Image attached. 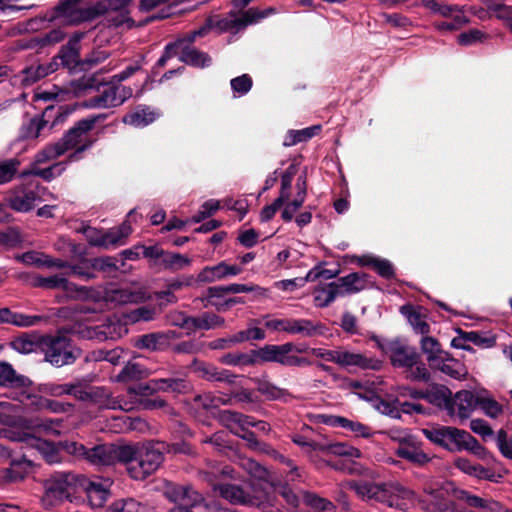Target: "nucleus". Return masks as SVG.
<instances>
[{
    "label": "nucleus",
    "mask_w": 512,
    "mask_h": 512,
    "mask_svg": "<svg viewBox=\"0 0 512 512\" xmlns=\"http://www.w3.org/2000/svg\"><path fill=\"white\" fill-rule=\"evenodd\" d=\"M106 118V114L100 113L77 121L57 142L45 146L36 154V163L43 164L57 159L69 151L72 152L68 155V162L82 159V154L95 143L94 139L88 137L89 132L95 128L96 124L104 121Z\"/></svg>",
    "instance_id": "obj_1"
},
{
    "label": "nucleus",
    "mask_w": 512,
    "mask_h": 512,
    "mask_svg": "<svg viewBox=\"0 0 512 512\" xmlns=\"http://www.w3.org/2000/svg\"><path fill=\"white\" fill-rule=\"evenodd\" d=\"M363 501H374L388 507L403 509L406 501L414 498V492L397 481L376 483L367 480H349L343 484Z\"/></svg>",
    "instance_id": "obj_2"
},
{
    "label": "nucleus",
    "mask_w": 512,
    "mask_h": 512,
    "mask_svg": "<svg viewBox=\"0 0 512 512\" xmlns=\"http://www.w3.org/2000/svg\"><path fill=\"white\" fill-rule=\"evenodd\" d=\"M129 450L122 463L126 465L129 476L135 480H144L160 467L164 461V442H149L147 444H126Z\"/></svg>",
    "instance_id": "obj_3"
},
{
    "label": "nucleus",
    "mask_w": 512,
    "mask_h": 512,
    "mask_svg": "<svg viewBox=\"0 0 512 512\" xmlns=\"http://www.w3.org/2000/svg\"><path fill=\"white\" fill-rule=\"evenodd\" d=\"M306 351V345H297L293 342H286L280 345L267 344L258 350L253 351L256 362H275L288 367L311 366L312 361L307 357L299 356Z\"/></svg>",
    "instance_id": "obj_4"
},
{
    "label": "nucleus",
    "mask_w": 512,
    "mask_h": 512,
    "mask_svg": "<svg viewBox=\"0 0 512 512\" xmlns=\"http://www.w3.org/2000/svg\"><path fill=\"white\" fill-rule=\"evenodd\" d=\"M39 343L45 361L56 367L72 365L81 356V350L63 334L43 335Z\"/></svg>",
    "instance_id": "obj_5"
},
{
    "label": "nucleus",
    "mask_w": 512,
    "mask_h": 512,
    "mask_svg": "<svg viewBox=\"0 0 512 512\" xmlns=\"http://www.w3.org/2000/svg\"><path fill=\"white\" fill-rule=\"evenodd\" d=\"M69 114L70 111L63 107L47 106L41 115H36L22 124L19 137L22 140H36L47 136L55 126L65 122Z\"/></svg>",
    "instance_id": "obj_6"
},
{
    "label": "nucleus",
    "mask_w": 512,
    "mask_h": 512,
    "mask_svg": "<svg viewBox=\"0 0 512 512\" xmlns=\"http://www.w3.org/2000/svg\"><path fill=\"white\" fill-rule=\"evenodd\" d=\"M81 475L74 473L57 474L46 481L45 493L41 499L45 508L68 500L73 502L79 497Z\"/></svg>",
    "instance_id": "obj_7"
},
{
    "label": "nucleus",
    "mask_w": 512,
    "mask_h": 512,
    "mask_svg": "<svg viewBox=\"0 0 512 512\" xmlns=\"http://www.w3.org/2000/svg\"><path fill=\"white\" fill-rule=\"evenodd\" d=\"M99 410L103 409H124L121 401L112 396V393L103 386H89L80 382L77 399Z\"/></svg>",
    "instance_id": "obj_8"
},
{
    "label": "nucleus",
    "mask_w": 512,
    "mask_h": 512,
    "mask_svg": "<svg viewBox=\"0 0 512 512\" xmlns=\"http://www.w3.org/2000/svg\"><path fill=\"white\" fill-rule=\"evenodd\" d=\"M83 0H60L55 6V18L68 24H79L96 18L93 7H82Z\"/></svg>",
    "instance_id": "obj_9"
},
{
    "label": "nucleus",
    "mask_w": 512,
    "mask_h": 512,
    "mask_svg": "<svg viewBox=\"0 0 512 512\" xmlns=\"http://www.w3.org/2000/svg\"><path fill=\"white\" fill-rule=\"evenodd\" d=\"M40 200L38 187L32 185H18L11 188L7 193L8 206L20 213L33 210Z\"/></svg>",
    "instance_id": "obj_10"
},
{
    "label": "nucleus",
    "mask_w": 512,
    "mask_h": 512,
    "mask_svg": "<svg viewBox=\"0 0 512 512\" xmlns=\"http://www.w3.org/2000/svg\"><path fill=\"white\" fill-rule=\"evenodd\" d=\"M381 349L389 356L394 367L412 368L420 357L414 347L398 339L387 342Z\"/></svg>",
    "instance_id": "obj_11"
},
{
    "label": "nucleus",
    "mask_w": 512,
    "mask_h": 512,
    "mask_svg": "<svg viewBox=\"0 0 512 512\" xmlns=\"http://www.w3.org/2000/svg\"><path fill=\"white\" fill-rule=\"evenodd\" d=\"M125 445L101 444L89 448L88 461L97 466H110L116 463H122L128 455Z\"/></svg>",
    "instance_id": "obj_12"
},
{
    "label": "nucleus",
    "mask_w": 512,
    "mask_h": 512,
    "mask_svg": "<svg viewBox=\"0 0 512 512\" xmlns=\"http://www.w3.org/2000/svg\"><path fill=\"white\" fill-rule=\"evenodd\" d=\"M342 368L355 367L361 370L378 371L382 367V361L367 353L349 350L340 347L339 365Z\"/></svg>",
    "instance_id": "obj_13"
},
{
    "label": "nucleus",
    "mask_w": 512,
    "mask_h": 512,
    "mask_svg": "<svg viewBox=\"0 0 512 512\" xmlns=\"http://www.w3.org/2000/svg\"><path fill=\"white\" fill-rule=\"evenodd\" d=\"M9 438L13 441L22 442L26 446L36 449L50 464L56 463L59 460V455L56 447L46 440L37 438L32 434L26 432H11Z\"/></svg>",
    "instance_id": "obj_14"
},
{
    "label": "nucleus",
    "mask_w": 512,
    "mask_h": 512,
    "mask_svg": "<svg viewBox=\"0 0 512 512\" xmlns=\"http://www.w3.org/2000/svg\"><path fill=\"white\" fill-rule=\"evenodd\" d=\"M179 337L180 335L174 330L148 333L139 336L135 341V346L139 349L163 351L171 347L172 341Z\"/></svg>",
    "instance_id": "obj_15"
},
{
    "label": "nucleus",
    "mask_w": 512,
    "mask_h": 512,
    "mask_svg": "<svg viewBox=\"0 0 512 512\" xmlns=\"http://www.w3.org/2000/svg\"><path fill=\"white\" fill-rule=\"evenodd\" d=\"M166 496L170 501L178 504L177 506H184L186 509L199 506L204 502L202 494L187 485L169 487Z\"/></svg>",
    "instance_id": "obj_16"
},
{
    "label": "nucleus",
    "mask_w": 512,
    "mask_h": 512,
    "mask_svg": "<svg viewBox=\"0 0 512 512\" xmlns=\"http://www.w3.org/2000/svg\"><path fill=\"white\" fill-rule=\"evenodd\" d=\"M108 494V490L102 483L91 481L81 475L78 499L85 497L92 507L97 508L103 506Z\"/></svg>",
    "instance_id": "obj_17"
},
{
    "label": "nucleus",
    "mask_w": 512,
    "mask_h": 512,
    "mask_svg": "<svg viewBox=\"0 0 512 512\" xmlns=\"http://www.w3.org/2000/svg\"><path fill=\"white\" fill-rule=\"evenodd\" d=\"M122 331L126 332V329H124L120 323L107 322L95 327H85L80 333L84 338L95 339L102 342L120 338Z\"/></svg>",
    "instance_id": "obj_18"
},
{
    "label": "nucleus",
    "mask_w": 512,
    "mask_h": 512,
    "mask_svg": "<svg viewBox=\"0 0 512 512\" xmlns=\"http://www.w3.org/2000/svg\"><path fill=\"white\" fill-rule=\"evenodd\" d=\"M429 366L457 380L465 379L468 375L465 365L453 358L448 352L444 353L442 357H439L435 363Z\"/></svg>",
    "instance_id": "obj_19"
},
{
    "label": "nucleus",
    "mask_w": 512,
    "mask_h": 512,
    "mask_svg": "<svg viewBox=\"0 0 512 512\" xmlns=\"http://www.w3.org/2000/svg\"><path fill=\"white\" fill-rule=\"evenodd\" d=\"M453 410H448L450 415L456 414L460 419H467L478 406V396L467 390L459 391L452 399Z\"/></svg>",
    "instance_id": "obj_20"
},
{
    "label": "nucleus",
    "mask_w": 512,
    "mask_h": 512,
    "mask_svg": "<svg viewBox=\"0 0 512 512\" xmlns=\"http://www.w3.org/2000/svg\"><path fill=\"white\" fill-rule=\"evenodd\" d=\"M457 498L465 502L468 506L480 509L481 512H503L504 506L491 497H480L473 495L468 491L460 490Z\"/></svg>",
    "instance_id": "obj_21"
},
{
    "label": "nucleus",
    "mask_w": 512,
    "mask_h": 512,
    "mask_svg": "<svg viewBox=\"0 0 512 512\" xmlns=\"http://www.w3.org/2000/svg\"><path fill=\"white\" fill-rule=\"evenodd\" d=\"M219 494L232 504L254 505L256 498L244 488L234 484H219L215 487Z\"/></svg>",
    "instance_id": "obj_22"
},
{
    "label": "nucleus",
    "mask_w": 512,
    "mask_h": 512,
    "mask_svg": "<svg viewBox=\"0 0 512 512\" xmlns=\"http://www.w3.org/2000/svg\"><path fill=\"white\" fill-rule=\"evenodd\" d=\"M154 389L159 392H168L174 394H187L192 391V385L186 376H171L159 379H153Z\"/></svg>",
    "instance_id": "obj_23"
},
{
    "label": "nucleus",
    "mask_w": 512,
    "mask_h": 512,
    "mask_svg": "<svg viewBox=\"0 0 512 512\" xmlns=\"http://www.w3.org/2000/svg\"><path fill=\"white\" fill-rule=\"evenodd\" d=\"M242 272V268L237 265H228L225 262H221L215 266H207L198 275V279L201 282H215L221 280L227 276H235Z\"/></svg>",
    "instance_id": "obj_24"
},
{
    "label": "nucleus",
    "mask_w": 512,
    "mask_h": 512,
    "mask_svg": "<svg viewBox=\"0 0 512 512\" xmlns=\"http://www.w3.org/2000/svg\"><path fill=\"white\" fill-rule=\"evenodd\" d=\"M327 328L319 321L310 319H291L289 334L300 335L302 337H316L325 334Z\"/></svg>",
    "instance_id": "obj_25"
},
{
    "label": "nucleus",
    "mask_w": 512,
    "mask_h": 512,
    "mask_svg": "<svg viewBox=\"0 0 512 512\" xmlns=\"http://www.w3.org/2000/svg\"><path fill=\"white\" fill-rule=\"evenodd\" d=\"M42 320L43 317L40 315H27L13 312L8 307H0V325L10 324L16 327L27 328L35 326Z\"/></svg>",
    "instance_id": "obj_26"
},
{
    "label": "nucleus",
    "mask_w": 512,
    "mask_h": 512,
    "mask_svg": "<svg viewBox=\"0 0 512 512\" xmlns=\"http://www.w3.org/2000/svg\"><path fill=\"white\" fill-rule=\"evenodd\" d=\"M192 365L194 367V371L205 380L228 383L234 382L235 375L231 374L228 370H219L214 365L207 364L196 359L193 361Z\"/></svg>",
    "instance_id": "obj_27"
},
{
    "label": "nucleus",
    "mask_w": 512,
    "mask_h": 512,
    "mask_svg": "<svg viewBox=\"0 0 512 512\" xmlns=\"http://www.w3.org/2000/svg\"><path fill=\"white\" fill-rule=\"evenodd\" d=\"M29 384L30 380L26 376L18 374L10 363L0 361V387L22 388Z\"/></svg>",
    "instance_id": "obj_28"
},
{
    "label": "nucleus",
    "mask_w": 512,
    "mask_h": 512,
    "mask_svg": "<svg viewBox=\"0 0 512 512\" xmlns=\"http://www.w3.org/2000/svg\"><path fill=\"white\" fill-rule=\"evenodd\" d=\"M32 469V461L24 455L20 459H13L8 468L1 471V477L8 482L23 480Z\"/></svg>",
    "instance_id": "obj_29"
},
{
    "label": "nucleus",
    "mask_w": 512,
    "mask_h": 512,
    "mask_svg": "<svg viewBox=\"0 0 512 512\" xmlns=\"http://www.w3.org/2000/svg\"><path fill=\"white\" fill-rule=\"evenodd\" d=\"M368 277L366 273L354 272L338 278L335 282L341 288L342 296H344L364 290L368 286Z\"/></svg>",
    "instance_id": "obj_30"
},
{
    "label": "nucleus",
    "mask_w": 512,
    "mask_h": 512,
    "mask_svg": "<svg viewBox=\"0 0 512 512\" xmlns=\"http://www.w3.org/2000/svg\"><path fill=\"white\" fill-rule=\"evenodd\" d=\"M157 118V113L146 106H139L136 109L124 115L122 122L136 128L145 127L153 123Z\"/></svg>",
    "instance_id": "obj_31"
},
{
    "label": "nucleus",
    "mask_w": 512,
    "mask_h": 512,
    "mask_svg": "<svg viewBox=\"0 0 512 512\" xmlns=\"http://www.w3.org/2000/svg\"><path fill=\"white\" fill-rule=\"evenodd\" d=\"M82 34L73 35L67 44L61 47L59 58L63 66L71 69L79 63V42Z\"/></svg>",
    "instance_id": "obj_32"
},
{
    "label": "nucleus",
    "mask_w": 512,
    "mask_h": 512,
    "mask_svg": "<svg viewBox=\"0 0 512 512\" xmlns=\"http://www.w3.org/2000/svg\"><path fill=\"white\" fill-rule=\"evenodd\" d=\"M193 42H187L184 51L180 55V61L197 68L209 67L212 63L211 57L192 46Z\"/></svg>",
    "instance_id": "obj_33"
},
{
    "label": "nucleus",
    "mask_w": 512,
    "mask_h": 512,
    "mask_svg": "<svg viewBox=\"0 0 512 512\" xmlns=\"http://www.w3.org/2000/svg\"><path fill=\"white\" fill-rule=\"evenodd\" d=\"M42 335L37 333H22L13 338L9 346L18 353L30 354L36 349L40 350V339Z\"/></svg>",
    "instance_id": "obj_34"
},
{
    "label": "nucleus",
    "mask_w": 512,
    "mask_h": 512,
    "mask_svg": "<svg viewBox=\"0 0 512 512\" xmlns=\"http://www.w3.org/2000/svg\"><path fill=\"white\" fill-rule=\"evenodd\" d=\"M206 27H201L198 30L188 33L185 37L177 39L174 42L168 43L163 54L170 60L176 56L180 58V55L184 51L187 42H194L196 37H202L206 35Z\"/></svg>",
    "instance_id": "obj_35"
},
{
    "label": "nucleus",
    "mask_w": 512,
    "mask_h": 512,
    "mask_svg": "<svg viewBox=\"0 0 512 512\" xmlns=\"http://www.w3.org/2000/svg\"><path fill=\"white\" fill-rule=\"evenodd\" d=\"M69 275H73L83 281L97 278L94 272L93 258H81L77 262H69Z\"/></svg>",
    "instance_id": "obj_36"
},
{
    "label": "nucleus",
    "mask_w": 512,
    "mask_h": 512,
    "mask_svg": "<svg viewBox=\"0 0 512 512\" xmlns=\"http://www.w3.org/2000/svg\"><path fill=\"white\" fill-rule=\"evenodd\" d=\"M401 312L407 316L409 323L414 331L421 335L430 333V325L425 320V315L421 313V309L413 306H403Z\"/></svg>",
    "instance_id": "obj_37"
},
{
    "label": "nucleus",
    "mask_w": 512,
    "mask_h": 512,
    "mask_svg": "<svg viewBox=\"0 0 512 512\" xmlns=\"http://www.w3.org/2000/svg\"><path fill=\"white\" fill-rule=\"evenodd\" d=\"M53 71L51 65H37L24 68L18 75L19 81L24 86H29L46 77Z\"/></svg>",
    "instance_id": "obj_38"
},
{
    "label": "nucleus",
    "mask_w": 512,
    "mask_h": 512,
    "mask_svg": "<svg viewBox=\"0 0 512 512\" xmlns=\"http://www.w3.org/2000/svg\"><path fill=\"white\" fill-rule=\"evenodd\" d=\"M338 296H342V290L336 282H331L316 289L314 301L317 307L324 308L329 306Z\"/></svg>",
    "instance_id": "obj_39"
},
{
    "label": "nucleus",
    "mask_w": 512,
    "mask_h": 512,
    "mask_svg": "<svg viewBox=\"0 0 512 512\" xmlns=\"http://www.w3.org/2000/svg\"><path fill=\"white\" fill-rule=\"evenodd\" d=\"M191 259L180 253L165 251L162 259L158 262V266L163 270H170L173 272L184 269L190 266Z\"/></svg>",
    "instance_id": "obj_40"
},
{
    "label": "nucleus",
    "mask_w": 512,
    "mask_h": 512,
    "mask_svg": "<svg viewBox=\"0 0 512 512\" xmlns=\"http://www.w3.org/2000/svg\"><path fill=\"white\" fill-rule=\"evenodd\" d=\"M321 130L320 125H314L300 130H289L283 140V146L291 147L306 142Z\"/></svg>",
    "instance_id": "obj_41"
},
{
    "label": "nucleus",
    "mask_w": 512,
    "mask_h": 512,
    "mask_svg": "<svg viewBox=\"0 0 512 512\" xmlns=\"http://www.w3.org/2000/svg\"><path fill=\"white\" fill-rule=\"evenodd\" d=\"M421 351L426 355L427 362L429 365L435 363L439 357H442L446 351L441 347L440 342L431 336L423 335L420 340Z\"/></svg>",
    "instance_id": "obj_42"
},
{
    "label": "nucleus",
    "mask_w": 512,
    "mask_h": 512,
    "mask_svg": "<svg viewBox=\"0 0 512 512\" xmlns=\"http://www.w3.org/2000/svg\"><path fill=\"white\" fill-rule=\"evenodd\" d=\"M359 263L363 266L372 267L379 276L385 279H391L395 275L393 265L386 259L364 256L360 258Z\"/></svg>",
    "instance_id": "obj_43"
},
{
    "label": "nucleus",
    "mask_w": 512,
    "mask_h": 512,
    "mask_svg": "<svg viewBox=\"0 0 512 512\" xmlns=\"http://www.w3.org/2000/svg\"><path fill=\"white\" fill-rule=\"evenodd\" d=\"M190 325V330H210L217 327L224 326V318L214 314V313H204L199 317H192Z\"/></svg>",
    "instance_id": "obj_44"
},
{
    "label": "nucleus",
    "mask_w": 512,
    "mask_h": 512,
    "mask_svg": "<svg viewBox=\"0 0 512 512\" xmlns=\"http://www.w3.org/2000/svg\"><path fill=\"white\" fill-rule=\"evenodd\" d=\"M397 455L402 459H406L418 465H424L430 461L428 454L410 444L400 445L397 449Z\"/></svg>",
    "instance_id": "obj_45"
},
{
    "label": "nucleus",
    "mask_w": 512,
    "mask_h": 512,
    "mask_svg": "<svg viewBox=\"0 0 512 512\" xmlns=\"http://www.w3.org/2000/svg\"><path fill=\"white\" fill-rule=\"evenodd\" d=\"M231 398L224 395H215L210 392L198 394L194 397V403L205 410L219 408L222 405H227Z\"/></svg>",
    "instance_id": "obj_46"
},
{
    "label": "nucleus",
    "mask_w": 512,
    "mask_h": 512,
    "mask_svg": "<svg viewBox=\"0 0 512 512\" xmlns=\"http://www.w3.org/2000/svg\"><path fill=\"white\" fill-rule=\"evenodd\" d=\"M111 299L120 304L140 303L147 299L146 293L142 290H131L128 288L116 289L112 291Z\"/></svg>",
    "instance_id": "obj_47"
},
{
    "label": "nucleus",
    "mask_w": 512,
    "mask_h": 512,
    "mask_svg": "<svg viewBox=\"0 0 512 512\" xmlns=\"http://www.w3.org/2000/svg\"><path fill=\"white\" fill-rule=\"evenodd\" d=\"M424 491L433 496V500L430 502L421 501V507L426 512H447L451 508L452 503L445 499H441L437 489L425 487Z\"/></svg>",
    "instance_id": "obj_48"
},
{
    "label": "nucleus",
    "mask_w": 512,
    "mask_h": 512,
    "mask_svg": "<svg viewBox=\"0 0 512 512\" xmlns=\"http://www.w3.org/2000/svg\"><path fill=\"white\" fill-rule=\"evenodd\" d=\"M302 496L304 503L314 509L315 512H336L335 505L326 498L309 491H303Z\"/></svg>",
    "instance_id": "obj_49"
},
{
    "label": "nucleus",
    "mask_w": 512,
    "mask_h": 512,
    "mask_svg": "<svg viewBox=\"0 0 512 512\" xmlns=\"http://www.w3.org/2000/svg\"><path fill=\"white\" fill-rule=\"evenodd\" d=\"M203 27L207 28L206 33L212 28L218 29V31H220V32L228 31V30L238 31L241 29L238 17H236L234 15H231L229 17H224V18H218V17L209 18V19H207L206 24Z\"/></svg>",
    "instance_id": "obj_50"
},
{
    "label": "nucleus",
    "mask_w": 512,
    "mask_h": 512,
    "mask_svg": "<svg viewBox=\"0 0 512 512\" xmlns=\"http://www.w3.org/2000/svg\"><path fill=\"white\" fill-rule=\"evenodd\" d=\"M273 13H275V9L272 7L263 10L250 8L238 17L240 28L242 29L248 25L255 24Z\"/></svg>",
    "instance_id": "obj_51"
},
{
    "label": "nucleus",
    "mask_w": 512,
    "mask_h": 512,
    "mask_svg": "<svg viewBox=\"0 0 512 512\" xmlns=\"http://www.w3.org/2000/svg\"><path fill=\"white\" fill-rule=\"evenodd\" d=\"M78 388H80V381L64 384H47L44 391L46 394L53 397L71 395L77 399Z\"/></svg>",
    "instance_id": "obj_52"
},
{
    "label": "nucleus",
    "mask_w": 512,
    "mask_h": 512,
    "mask_svg": "<svg viewBox=\"0 0 512 512\" xmlns=\"http://www.w3.org/2000/svg\"><path fill=\"white\" fill-rule=\"evenodd\" d=\"M332 425L340 426L344 429L354 432L357 436L368 437L371 434L370 427L345 417L335 416L331 421Z\"/></svg>",
    "instance_id": "obj_53"
},
{
    "label": "nucleus",
    "mask_w": 512,
    "mask_h": 512,
    "mask_svg": "<svg viewBox=\"0 0 512 512\" xmlns=\"http://www.w3.org/2000/svg\"><path fill=\"white\" fill-rule=\"evenodd\" d=\"M474 437L465 430L450 427L449 448L455 450L468 449Z\"/></svg>",
    "instance_id": "obj_54"
},
{
    "label": "nucleus",
    "mask_w": 512,
    "mask_h": 512,
    "mask_svg": "<svg viewBox=\"0 0 512 512\" xmlns=\"http://www.w3.org/2000/svg\"><path fill=\"white\" fill-rule=\"evenodd\" d=\"M218 418L219 421L235 435H240L241 421L246 420L244 414L231 410L220 411Z\"/></svg>",
    "instance_id": "obj_55"
},
{
    "label": "nucleus",
    "mask_w": 512,
    "mask_h": 512,
    "mask_svg": "<svg viewBox=\"0 0 512 512\" xmlns=\"http://www.w3.org/2000/svg\"><path fill=\"white\" fill-rule=\"evenodd\" d=\"M451 392L447 388H437L435 391L421 393L423 399L428 400L432 404H444L447 410H453Z\"/></svg>",
    "instance_id": "obj_56"
},
{
    "label": "nucleus",
    "mask_w": 512,
    "mask_h": 512,
    "mask_svg": "<svg viewBox=\"0 0 512 512\" xmlns=\"http://www.w3.org/2000/svg\"><path fill=\"white\" fill-rule=\"evenodd\" d=\"M219 361L222 364L230 366H249L256 363L254 354L247 353H227L220 357Z\"/></svg>",
    "instance_id": "obj_57"
},
{
    "label": "nucleus",
    "mask_w": 512,
    "mask_h": 512,
    "mask_svg": "<svg viewBox=\"0 0 512 512\" xmlns=\"http://www.w3.org/2000/svg\"><path fill=\"white\" fill-rule=\"evenodd\" d=\"M423 434L431 442L449 448L450 426L423 429Z\"/></svg>",
    "instance_id": "obj_58"
},
{
    "label": "nucleus",
    "mask_w": 512,
    "mask_h": 512,
    "mask_svg": "<svg viewBox=\"0 0 512 512\" xmlns=\"http://www.w3.org/2000/svg\"><path fill=\"white\" fill-rule=\"evenodd\" d=\"M107 512H145V507L134 498H124L114 501Z\"/></svg>",
    "instance_id": "obj_59"
},
{
    "label": "nucleus",
    "mask_w": 512,
    "mask_h": 512,
    "mask_svg": "<svg viewBox=\"0 0 512 512\" xmlns=\"http://www.w3.org/2000/svg\"><path fill=\"white\" fill-rule=\"evenodd\" d=\"M258 391L268 400H281L287 402L291 398V394L288 390L279 388L267 382L260 384Z\"/></svg>",
    "instance_id": "obj_60"
},
{
    "label": "nucleus",
    "mask_w": 512,
    "mask_h": 512,
    "mask_svg": "<svg viewBox=\"0 0 512 512\" xmlns=\"http://www.w3.org/2000/svg\"><path fill=\"white\" fill-rule=\"evenodd\" d=\"M20 161L16 158L0 162V185L11 182L18 172Z\"/></svg>",
    "instance_id": "obj_61"
},
{
    "label": "nucleus",
    "mask_w": 512,
    "mask_h": 512,
    "mask_svg": "<svg viewBox=\"0 0 512 512\" xmlns=\"http://www.w3.org/2000/svg\"><path fill=\"white\" fill-rule=\"evenodd\" d=\"M94 272L110 275L118 270L117 261L112 256H101L93 258Z\"/></svg>",
    "instance_id": "obj_62"
},
{
    "label": "nucleus",
    "mask_w": 512,
    "mask_h": 512,
    "mask_svg": "<svg viewBox=\"0 0 512 512\" xmlns=\"http://www.w3.org/2000/svg\"><path fill=\"white\" fill-rule=\"evenodd\" d=\"M486 7L498 19L508 22L512 20V6L502 3L500 0H487Z\"/></svg>",
    "instance_id": "obj_63"
},
{
    "label": "nucleus",
    "mask_w": 512,
    "mask_h": 512,
    "mask_svg": "<svg viewBox=\"0 0 512 512\" xmlns=\"http://www.w3.org/2000/svg\"><path fill=\"white\" fill-rule=\"evenodd\" d=\"M338 273V270L334 271L330 269H324L320 266H316L313 269H311L304 278L300 279V285H305L306 282H314L320 278L329 280L337 277Z\"/></svg>",
    "instance_id": "obj_64"
}]
</instances>
